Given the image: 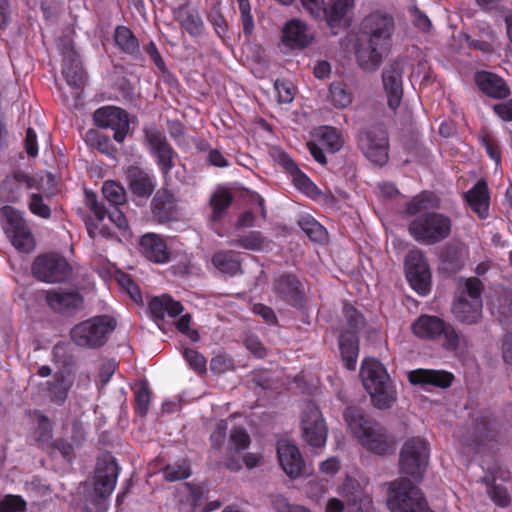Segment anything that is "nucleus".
Wrapping results in <instances>:
<instances>
[{
	"label": "nucleus",
	"instance_id": "f257e3e1",
	"mask_svg": "<svg viewBox=\"0 0 512 512\" xmlns=\"http://www.w3.org/2000/svg\"><path fill=\"white\" fill-rule=\"evenodd\" d=\"M395 23L392 16L379 11L367 15L361 22L360 42L356 59L364 71H375L391 47Z\"/></svg>",
	"mask_w": 512,
	"mask_h": 512
},
{
	"label": "nucleus",
	"instance_id": "f03ea898",
	"mask_svg": "<svg viewBox=\"0 0 512 512\" xmlns=\"http://www.w3.org/2000/svg\"><path fill=\"white\" fill-rule=\"evenodd\" d=\"M344 419L352 434L368 451L377 455H389L395 451L394 440L386 429L356 406L347 407Z\"/></svg>",
	"mask_w": 512,
	"mask_h": 512
},
{
	"label": "nucleus",
	"instance_id": "7ed1b4c3",
	"mask_svg": "<svg viewBox=\"0 0 512 512\" xmlns=\"http://www.w3.org/2000/svg\"><path fill=\"white\" fill-rule=\"evenodd\" d=\"M360 376L374 407L385 410L395 404L397 401L396 387L380 361L365 359L361 365Z\"/></svg>",
	"mask_w": 512,
	"mask_h": 512
},
{
	"label": "nucleus",
	"instance_id": "20e7f679",
	"mask_svg": "<svg viewBox=\"0 0 512 512\" xmlns=\"http://www.w3.org/2000/svg\"><path fill=\"white\" fill-rule=\"evenodd\" d=\"M412 333L419 339L441 342L444 350L453 352L465 344V336L452 323L428 314H421L411 326Z\"/></svg>",
	"mask_w": 512,
	"mask_h": 512
},
{
	"label": "nucleus",
	"instance_id": "39448f33",
	"mask_svg": "<svg viewBox=\"0 0 512 512\" xmlns=\"http://www.w3.org/2000/svg\"><path fill=\"white\" fill-rule=\"evenodd\" d=\"M116 327L117 322L114 317L94 316L74 325L70 331V338L78 347L99 349L107 343Z\"/></svg>",
	"mask_w": 512,
	"mask_h": 512
},
{
	"label": "nucleus",
	"instance_id": "423d86ee",
	"mask_svg": "<svg viewBox=\"0 0 512 512\" xmlns=\"http://www.w3.org/2000/svg\"><path fill=\"white\" fill-rule=\"evenodd\" d=\"M451 230V218L436 211L424 212L408 225V232L412 238L424 245H434L447 239Z\"/></svg>",
	"mask_w": 512,
	"mask_h": 512
},
{
	"label": "nucleus",
	"instance_id": "0eeeda50",
	"mask_svg": "<svg viewBox=\"0 0 512 512\" xmlns=\"http://www.w3.org/2000/svg\"><path fill=\"white\" fill-rule=\"evenodd\" d=\"M120 467L112 460L99 461L95 470L94 493L87 499L82 512H107L108 498L114 491Z\"/></svg>",
	"mask_w": 512,
	"mask_h": 512
},
{
	"label": "nucleus",
	"instance_id": "6e6552de",
	"mask_svg": "<svg viewBox=\"0 0 512 512\" xmlns=\"http://www.w3.org/2000/svg\"><path fill=\"white\" fill-rule=\"evenodd\" d=\"M387 505L391 512H434L429 508L421 489L407 478L390 483Z\"/></svg>",
	"mask_w": 512,
	"mask_h": 512
},
{
	"label": "nucleus",
	"instance_id": "1a4fd4ad",
	"mask_svg": "<svg viewBox=\"0 0 512 512\" xmlns=\"http://www.w3.org/2000/svg\"><path fill=\"white\" fill-rule=\"evenodd\" d=\"M143 135L144 144L147 146L164 181L168 182L171 171L176 165L177 152L169 143L166 135L155 125L145 126Z\"/></svg>",
	"mask_w": 512,
	"mask_h": 512
},
{
	"label": "nucleus",
	"instance_id": "9d476101",
	"mask_svg": "<svg viewBox=\"0 0 512 512\" xmlns=\"http://www.w3.org/2000/svg\"><path fill=\"white\" fill-rule=\"evenodd\" d=\"M429 443L421 437L408 439L400 452V472L419 482L423 479L429 459Z\"/></svg>",
	"mask_w": 512,
	"mask_h": 512
},
{
	"label": "nucleus",
	"instance_id": "9b49d317",
	"mask_svg": "<svg viewBox=\"0 0 512 512\" xmlns=\"http://www.w3.org/2000/svg\"><path fill=\"white\" fill-rule=\"evenodd\" d=\"M0 213L5 219L4 230L12 245L20 252L29 253L35 248V238L23 212L5 205Z\"/></svg>",
	"mask_w": 512,
	"mask_h": 512
},
{
	"label": "nucleus",
	"instance_id": "f8f14e48",
	"mask_svg": "<svg viewBox=\"0 0 512 512\" xmlns=\"http://www.w3.org/2000/svg\"><path fill=\"white\" fill-rule=\"evenodd\" d=\"M32 275L41 282L63 283L72 274V267L62 255L49 252L38 255L32 264Z\"/></svg>",
	"mask_w": 512,
	"mask_h": 512
},
{
	"label": "nucleus",
	"instance_id": "ddd939ff",
	"mask_svg": "<svg viewBox=\"0 0 512 512\" xmlns=\"http://www.w3.org/2000/svg\"><path fill=\"white\" fill-rule=\"evenodd\" d=\"M301 431L304 441L311 447H324L328 428L319 407L313 401L302 405Z\"/></svg>",
	"mask_w": 512,
	"mask_h": 512
},
{
	"label": "nucleus",
	"instance_id": "4468645a",
	"mask_svg": "<svg viewBox=\"0 0 512 512\" xmlns=\"http://www.w3.org/2000/svg\"><path fill=\"white\" fill-rule=\"evenodd\" d=\"M272 291L281 302L301 309L306 305V289L304 282L292 272H282L272 281Z\"/></svg>",
	"mask_w": 512,
	"mask_h": 512
},
{
	"label": "nucleus",
	"instance_id": "2eb2a0df",
	"mask_svg": "<svg viewBox=\"0 0 512 512\" xmlns=\"http://www.w3.org/2000/svg\"><path fill=\"white\" fill-rule=\"evenodd\" d=\"M406 278L414 291L426 295L431 289V271L423 252L411 250L405 259Z\"/></svg>",
	"mask_w": 512,
	"mask_h": 512
},
{
	"label": "nucleus",
	"instance_id": "dca6fc26",
	"mask_svg": "<svg viewBox=\"0 0 512 512\" xmlns=\"http://www.w3.org/2000/svg\"><path fill=\"white\" fill-rule=\"evenodd\" d=\"M358 146L371 162L383 166L388 161V136L381 128H371L358 135Z\"/></svg>",
	"mask_w": 512,
	"mask_h": 512
},
{
	"label": "nucleus",
	"instance_id": "f3484780",
	"mask_svg": "<svg viewBox=\"0 0 512 512\" xmlns=\"http://www.w3.org/2000/svg\"><path fill=\"white\" fill-rule=\"evenodd\" d=\"M93 120L99 128H110L114 131L113 138L123 143L130 129L129 114L116 106L98 108L93 114Z\"/></svg>",
	"mask_w": 512,
	"mask_h": 512
},
{
	"label": "nucleus",
	"instance_id": "a211bd4d",
	"mask_svg": "<svg viewBox=\"0 0 512 512\" xmlns=\"http://www.w3.org/2000/svg\"><path fill=\"white\" fill-rule=\"evenodd\" d=\"M38 188L37 180L21 169L7 175L0 184V197L7 203H18L22 197V189Z\"/></svg>",
	"mask_w": 512,
	"mask_h": 512
},
{
	"label": "nucleus",
	"instance_id": "6ab92c4d",
	"mask_svg": "<svg viewBox=\"0 0 512 512\" xmlns=\"http://www.w3.org/2000/svg\"><path fill=\"white\" fill-rule=\"evenodd\" d=\"M355 0H329L323 5V15L316 20H324L330 29L348 28L351 24L350 13L354 9Z\"/></svg>",
	"mask_w": 512,
	"mask_h": 512
},
{
	"label": "nucleus",
	"instance_id": "aec40b11",
	"mask_svg": "<svg viewBox=\"0 0 512 512\" xmlns=\"http://www.w3.org/2000/svg\"><path fill=\"white\" fill-rule=\"evenodd\" d=\"M382 84L387 96L388 107L396 111L403 99V69L399 63H392L383 70Z\"/></svg>",
	"mask_w": 512,
	"mask_h": 512
},
{
	"label": "nucleus",
	"instance_id": "412c9836",
	"mask_svg": "<svg viewBox=\"0 0 512 512\" xmlns=\"http://www.w3.org/2000/svg\"><path fill=\"white\" fill-rule=\"evenodd\" d=\"M276 161L292 178L294 186L305 195L314 198L320 192L312 180L299 168L297 163L284 151L278 152Z\"/></svg>",
	"mask_w": 512,
	"mask_h": 512
},
{
	"label": "nucleus",
	"instance_id": "4be33fe9",
	"mask_svg": "<svg viewBox=\"0 0 512 512\" xmlns=\"http://www.w3.org/2000/svg\"><path fill=\"white\" fill-rule=\"evenodd\" d=\"M47 305L54 312L60 314H70L80 309L83 305V296L75 290L52 289L45 295Z\"/></svg>",
	"mask_w": 512,
	"mask_h": 512
},
{
	"label": "nucleus",
	"instance_id": "5701e85b",
	"mask_svg": "<svg viewBox=\"0 0 512 512\" xmlns=\"http://www.w3.org/2000/svg\"><path fill=\"white\" fill-rule=\"evenodd\" d=\"M474 82L484 95L492 99L504 100L511 95V90L506 81L493 72L477 71L474 75Z\"/></svg>",
	"mask_w": 512,
	"mask_h": 512
},
{
	"label": "nucleus",
	"instance_id": "b1692460",
	"mask_svg": "<svg viewBox=\"0 0 512 512\" xmlns=\"http://www.w3.org/2000/svg\"><path fill=\"white\" fill-rule=\"evenodd\" d=\"M139 250L151 262L165 264L170 261L171 252L165 239L159 234H144L139 241Z\"/></svg>",
	"mask_w": 512,
	"mask_h": 512
},
{
	"label": "nucleus",
	"instance_id": "393cba45",
	"mask_svg": "<svg viewBox=\"0 0 512 512\" xmlns=\"http://www.w3.org/2000/svg\"><path fill=\"white\" fill-rule=\"evenodd\" d=\"M277 455L280 466L290 478H296L302 473L304 461L297 446L280 440L277 443Z\"/></svg>",
	"mask_w": 512,
	"mask_h": 512
},
{
	"label": "nucleus",
	"instance_id": "a878e982",
	"mask_svg": "<svg viewBox=\"0 0 512 512\" xmlns=\"http://www.w3.org/2000/svg\"><path fill=\"white\" fill-rule=\"evenodd\" d=\"M408 380L412 385L434 386L445 389L452 385L454 375L444 370L419 368L409 372Z\"/></svg>",
	"mask_w": 512,
	"mask_h": 512
},
{
	"label": "nucleus",
	"instance_id": "bb28decb",
	"mask_svg": "<svg viewBox=\"0 0 512 512\" xmlns=\"http://www.w3.org/2000/svg\"><path fill=\"white\" fill-rule=\"evenodd\" d=\"M128 186L139 198H149L157 186L155 175L138 166H130L127 170Z\"/></svg>",
	"mask_w": 512,
	"mask_h": 512
},
{
	"label": "nucleus",
	"instance_id": "cd10ccee",
	"mask_svg": "<svg viewBox=\"0 0 512 512\" xmlns=\"http://www.w3.org/2000/svg\"><path fill=\"white\" fill-rule=\"evenodd\" d=\"M312 41L307 25L298 19L289 20L282 29V42L291 49H304Z\"/></svg>",
	"mask_w": 512,
	"mask_h": 512
},
{
	"label": "nucleus",
	"instance_id": "c85d7f7f",
	"mask_svg": "<svg viewBox=\"0 0 512 512\" xmlns=\"http://www.w3.org/2000/svg\"><path fill=\"white\" fill-rule=\"evenodd\" d=\"M463 196L470 209L480 218L484 219L488 216L490 192L485 179L478 180Z\"/></svg>",
	"mask_w": 512,
	"mask_h": 512
},
{
	"label": "nucleus",
	"instance_id": "c756f323",
	"mask_svg": "<svg viewBox=\"0 0 512 512\" xmlns=\"http://www.w3.org/2000/svg\"><path fill=\"white\" fill-rule=\"evenodd\" d=\"M86 203L94 216L102 221L106 216L109 217L112 223L115 224L120 230L128 229V221L120 209V206L112 207L110 210L105 207L103 203H100L97 199V195L93 192H86Z\"/></svg>",
	"mask_w": 512,
	"mask_h": 512
},
{
	"label": "nucleus",
	"instance_id": "7c9ffc66",
	"mask_svg": "<svg viewBox=\"0 0 512 512\" xmlns=\"http://www.w3.org/2000/svg\"><path fill=\"white\" fill-rule=\"evenodd\" d=\"M497 422L490 412L477 415L473 420V433L471 441L467 445L479 446L486 441L493 440L496 436Z\"/></svg>",
	"mask_w": 512,
	"mask_h": 512
},
{
	"label": "nucleus",
	"instance_id": "2f4dec72",
	"mask_svg": "<svg viewBox=\"0 0 512 512\" xmlns=\"http://www.w3.org/2000/svg\"><path fill=\"white\" fill-rule=\"evenodd\" d=\"M175 20L191 37H200L205 29L199 12L188 5H181L174 10Z\"/></svg>",
	"mask_w": 512,
	"mask_h": 512
},
{
	"label": "nucleus",
	"instance_id": "473e14b6",
	"mask_svg": "<svg viewBox=\"0 0 512 512\" xmlns=\"http://www.w3.org/2000/svg\"><path fill=\"white\" fill-rule=\"evenodd\" d=\"M148 308L155 321H163L166 314L171 318H175L184 310L181 302L174 300L168 294L152 298Z\"/></svg>",
	"mask_w": 512,
	"mask_h": 512
},
{
	"label": "nucleus",
	"instance_id": "72a5a7b5",
	"mask_svg": "<svg viewBox=\"0 0 512 512\" xmlns=\"http://www.w3.org/2000/svg\"><path fill=\"white\" fill-rule=\"evenodd\" d=\"M152 213L160 223L172 220L176 213L174 195L167 189L158 190L152 200Z\"/></svg>",
	"mask_w": 512,
	"mask_h": 512
},
{
	"label": "nucleus",
	"instance_id": "f704fd0d",
	"mask_svg": "<svg viewBox=\"0 0 512 512\" xmlns=\"http://www.w3.org/2000/svg\"><path fill=\"white\" fill-rule=\"evenodd\" d=\"M339 349L345 367L348 370H354L359 355L358 335L354 332H341L339 336Z\"/></svg>",
	"mask_w": 512,
	"mask_h": 512
},
{
	"label": "nucleus",
	"instance_id": "c9c22d12",
	"mask_svg": "<svg viewBox=\"0 0 512 512\" xmlns=\"http://www.w3.org/2000/svg\"><path fill=\"white\" fill-rule=\"evenodd\" d=\"M452 312L455 318L465 324H476L482 317V304L459 297L453 304Z\"/></svg>",
	"mask_w": 512,
	"mask_h": 512
},
{
	"label": "nucleus",
	"instance_id": "e433bc0d",
	"mask_svg": "<svg viewBox=\"0 0 512 512\" xmlns=\"http://www.w3.org/2000/svg\"><path fill=\"white\" fill-rule=\"evenodd\" d=\"M114 41L121 52L131 56L133 59H141L140 44L130 28L119 25L114 31Z\"/></svg>",
	"mask_w": 512,
	"mask_h": 512
},
{
	"label": "nucleus",
	"instance_id": "4c0bfd02",
	"mask_svg": "<svg viewBox=\"0 0 512 512\" xmlns=\"http://www.w3.org/2000/svg\"><path fill=\"white\" fill-rule=\"evenodd\" d=\"M212 265L220 273L230 277L241 271V262L232 251H219L211 258Z\"/></svg>",
	"mask_w": 512,
	"mask_h": 512
},
{
	"label": "nucleus",
	"instance_id": "58836bf2",
	"mask_svg": "<svg viewBox=\"0 0 512 512\" xmlns=\"http://www.w3.org/2000/svg\"><path fill=\"white\" fill-rule=\"evenodd\" d=\"M44 386V391L50 401L60 406L63 405L68 398L71 383H69L63 375H55L54 380L45 382Z\"/></svg>",
	"mask_w": 512,
	"mask_h": 512
},
{
	"label": "nucleus",
	"instance_id": "ea45409f",
	"mask_svg": "<svg viewBox=\"0 0 512 512\" xmlns=\"http://www.w3.org/2000/svg\"><path fill=\"white\" fill-rule=\"evenodd\" d=\"M443 270L448 273H456L463 267L462 248L458 244H446L439 253Z\"/></svg>",
	"mask_w": 512,
	"mask_h": 512
},
{
	"label": "nucleus",
	"instance_id": "a19ab883",
	"mask_svg": "<svg viewBox=\"0 0 512 512\" xmlns=\"http://www.w3.org/2000/svg\"><path fill=\"white\" fill-rule=\"evenodd\" d=\"M328 101L337 109L348 107L353 101V93L346 83L335 81L329 85Z\"/></svg>",
	"mask_w": 512,
	"mask_h": 512
},
{
	"label": "nucleus",
	"instance_id": "79ce46f5",
	"mask_svg": "<svg viewBox=\"0 0 512 512\" xmlns=\"http://www.w3.org/2000/svg\"><path fill=\"white\" fill-rule=\"evenodd\" d=\"M298 225L311 241L324 243L327 240L326 228L311 215L301 216Z\"/></svg>",
	"mask_w": 512,
	"mask_h": 512
},
{
	"label": "nucleus",
	"instance_id": "37998d69",
	"mask_svg": "<svg viewBox=\"0 0 512 512\" xmlns=\"http://www.w3.org/2000/svg\"><path fill=\"white\" fill-rule=\"evenodd\" d=\"M317 141L330 153L338 152L343 146L340 132L331 126H323L319 129Z\"/></svg>",
	"mask_w": 512,
	"mask_h": 512
},
{
	"label": "nucleus",
	"instance_id": "c03bdc74",
	"mask_svg": "<svg viewBox=\"0 0 512 512\" xmlns=\"http://www.w3.org/2000/svg\"><path fill=\"white\" fill-rule=\"evenodd\" d=\"M233 202V195L228 191L215 192L211 199L212 208L211 220L218 222L222 220Z\"/></svg>",
	"mask_w": 512,
	"mask_h": 512
},
{
	"label": "nucleus",
	"instance_id": "a18cd8bd",
	"mask_svg": "<svg viewBox=\"0 0 512 512\" xmlns=\"http://www.w3.org/2000/svg\"><path fill=\"white\" fill-rule=\"evenodd\" d=\"M338 494L343 497L348 505H357L363 497V488L359 481L352 477H347L338 488Z\"/></svg>",
	"mask_w": 512,
	"mask_h": 512
},
{
	"label": "nucleus",
	"instance_id": "49530a36",
	"mask_svg": "<svg viewBox=\"0 0 512 512\" xmlns=\"http://www.w3.org/2000/svg\"><path fill=\"white\" fill-rule=\"evenodd\" d=\"M266 243V238L260 231H250L244 235L238 236L231 241V245L241 247L246 250H261Z\"/></svg>",
	"mask_w": 512,
	"mask_h": 512
},
{
	"label": "nucleus",
	"instance_id": "de8ad7c7",
	"mask_svg": "<svg viewBox=\"0 0 512 512\" xmlns=\"http://www.w3.org/2000/svg\"><path fill=\"white\" fill-rule=\"evenodd\" d=\"M102 194L111 207L122 206L126 203L125 189L115 181L104 182Z\"/></svg>",
	"mask_w": 512,
	"mask_h": 512
},
{
	"label": "nucleus",
	"instance_id": "09e8293b",
	"mask_svg": "<svg viewBox=\"0 0 512 512\" xmlns=\"http://www.w3.org/2000/svg\"><path fill=\"white\" fill-rule=\"evenodd\" d=\"M251 438L246 429L242 426H234L229 435L228 450L239 453L249 448Z\"/></svg>",
	"mask_w": 512,
	"mask_h": 512
},
{
	"label": "nucleus",
	"instance_id": "8fccbe9b",
	"mask_svg": "<svg viewBox=\"0 0 512 512\" xmlns=\"http://www.w3.org/2000/svg\"><path fill=\"white\" fill-rule=\"evenodd\" d=\"M151 391L147 382H141L135 391L134 411L140 417H145L149 411Z\"/></svg>",
	"mask_w": 512,
	"mask_h": 512
},
{
	"label": "nucleus",
	"instance_id": "3c124183",
	"mask_svg": "<svg viewBox=\"0 0 512 512\" xmlns=\"http://www.w3.org/2000/svg\"><path fill=\"white\" fill-rule=\"evenodd\" d=\"M479 140L487 155L495 162L496 166H499L501 164V149L496 137L487 130H482Z\"/></svg>",
	"mask_w": 512,
	"mask_h": 512
},
{
	"label": "nucleus",
	"instance_id": "603ef678",
	"mask_svg": "<svg viewBox=\"0 0 512 512\" xmlns=\"http://www.w3.org/2000/svg\"><path fill=\"white\" fill-rule=\"evenodd\" d=\"M344 318L347 327L341 332H354L358 335L359 331L364 327L365 320L363 315L353 306L345 305L343 309Z\"/></svg>",
	"mask_w": 512,
	"mask_h": 512
},
{
	"label": "nucleus",
	"instance_id": "864d4df0",
	"mask_svg": "<svg viewBox=\"0 0 512 512\" xmlns=\"http://www.w3.org/2000/svg\"><path fill=\"white\" fill-rule=\"evenodd\" d=\"M432 194L426 191L414 196L410 201L405 204V210L409 216H419L427 212L429 208L428 203L431 201Z\"/></svg>",
	"mask_w": 512,
	"mask_h": 512
},
{
	"label": "nucleus",
	"instance_id": "5fc2aeb1",
	"mask_svg": "<svg viewBox=\"0 0 512 512\" xmlns=\"http://www.w3.org/2000/svg\"><path fill=\"white\" fill-rule=\"evenodd\" d=\"M29 211L42 219H49L52 215L50 206L45 203L44 197L40 193H32L28 201Z\"/></svg>",
	"mask_w": 512,
	"mask_h": 512
},
{
	"label": "nucleus",
	"instance_id": "6e6d98bb",
	"mask_svg": "<svg viewBox=\"0 0 512 512\" xmlns=\"http://www.w3.org/2000/svg\"><path fill=\"white\" fill-rule=\"evenodd\" d=\"M53 452H58L67 463H72L76 458V446L64 437L57 438L50 443Z\"/></svg>",
	"mask_w": 512,
	"mask_h": 512
},
{
	"label": "nucleus",
	"instance_id": "4d7b16f0",
	"mask_svg": "<svg viewBox=\"0 0 512 512\" xmlns=\"http://www.w3.org/2000/svg\"><path fill=\"white\" fill-rule=\"evenodd\" d=\"M62 73L68 85L76 89L83 88L85 83V74L81 66L75 63H70L63 68Z\"/></svg>",
	"mask_w": 512,
	"mask_h": 512
},
{
	"label": "nucleus",
	"instance_id": "13d9d810",
	"mask_svg": "<svg viewBox=\"0 0 512 512\" xmlns=\"http://www.w3.org/2000/svg\"><path fill=\"white\" fill-rule=\"evenodd\" d=\"M207 19L213 26L215 33L220 38H223L228 31V24L222 14L219 2L213 5V7L211 8L210 12L207 15Z\"/></svg>",
	"mask_w": 512,
	"mask_h": 512
},
{
	"label": "nucleus",
	"instance_id": "bf43d9fd",
	"mask_svg": "<svg viewBox=\"0 0 512 512\" xmlns=\"http://www.w3.org/2000/svg\"><path fill=\"white\" fill-rule=\"evenodd\" d=\"M183 357L188 363L189 367L197 374H204L207 370L206 358L197 350L193 348H186L183 351Z\"/></svg>",
	"mask_w": 512,
	"mask_h": 512
},
{
	"label": "nucleus",
	"instance_id": "052dcab7",
	"mask_svg": "<svg viewBox=\"0 0 512 512\" xmlns=\"http://www.w3.org/2000/svg\"><path fill=\"white\" fill-rule=\"evenodd\" d=\"M244 35L249 38L254 31V18L249 0H237Z\"/></svg>",
	"mask_w": 512,
	"mask_h": 512
},
{
	"label": "nucleus",
	"instance_id": "680f3d73",
	"mask_svg": "<svg viewBox=\"0 0 512 512\" xmlns=\"http://www.w3.org/2000/svg\"><path fill=\"white\" fill-rule=\"evenodd\" d=\"M34 414L37 417V441L50 442L53 435V426L50 419L39 410H35Z\"/></svg>",
	"mask_w": 512,
	"mask_h": 512
},
{
	"label": "nucleus",
	"instance_id": "e2e57ef3",
	"mask_svg": "<svg viewBox=\"0 0 512 512\" xmlns=\"http://www.w3.org/2000/svg\"><path fill=\"white\" fill-rule=\"evenodd\" d=\"M163 475L167 481L174 482L189 478L191 470L189 465L185 463L168 464L163 468Z\"/></svg>",
	"mask_w": 512,
	"mask_h": 512
},
{
	"label": "nucleus",
	"instance_id": "0e129e2a",
	"mask_svg": "<svg viewBox=\"0 0 512 512\" xmlns=\"http://www.w3.org/2000/svg\"><path fill=\"white\" fill-rule=\"evenodd\" d=\"M27 503L20 495L8 494L0 501V512H25Z\"/></svg>",
	"mask_w": 512,
	"mask_h": 512
},
{
	"label": "nucleus",
	"instance_id": "69168bd1",
	"mask_svg": "<svg viewBox=\"0 0 512 512\" xmlns=\"http://www.w3.org/2000/svg\"><path fill=\"white\" fill-rule=\"evenodd\" d=\"M497 307L498 313L503 318H508L512 315V290L503 289L497 296L496 302L493 303Z\"/></svg>",
	"mask_w": 512,
	"mask_h": 512
},
{
	"label": "nucleus",
	"instance_id": "338daca9",
	"mask_svg": "<svg viewBox=\"0 0 512 512\" xmlns=\"http://www.w3.org/2000/svg\"><path fill=\"white\" fill-rule=\"evenodd\" d=\"M118 283L129 294L134 302H142V294L140 288L130 275L125 273L120 274L118 277Z\"/></svg>",
	"mask_w": 512,
	"mask_h": 512
},
{
	"label": "nucleus",
	"instance_id": "774afa93",
	"mask_svg": "<svg viewBox=\"0 0 512 512\" xmlns=\"http://www.w3.org/2000/svg\"><path fill=\"white\" fill-rule=\"evenodd\" d=\"M227 430L228 423L225 420L217 422L210 435V444L212 449L220 450L223 447L227 436Z\"/></svg>",
	"mask_w": 512,
	"mask_h": 512
}]
</instances>
